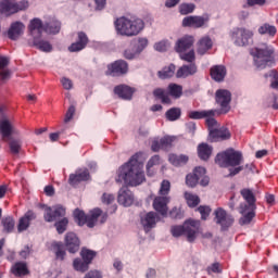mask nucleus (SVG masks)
I'll use <instances>...</instances> for the list:
<instances>
[{
    "label": "nucleus",
    "instance_id": "f704fd0d",
    "mask_svg": "<svg viewBox=\"0 0 278 278\" xmlns=\"http://www.w3.org/2000/svg\"><path fill=\"white\" fill-rule=\"evenodd\" d=\"M190 157L186 154H169L168 161L173 166H186Z\"/></svg>",
    "mask_w": 278,
    "mask_h": 278
},
{
    "label": "nucleus",
    "instance_id": "f03ea898",
    "mask_svg": "<svg viewBox=\"0 0 278 278\" xmlns=\"http://www.w3.org/2000/svg\"><path fill=\"white\" fill-rule=\"evenodd\" d=\"M115 29L119 36H138L144 29V22L141 18L119 17L115 21Z\"/></svg>",
    "mask_w": 278,
    "mask_h": 278
},
{
    "label": "nucleus",
    "instance_id": "6ab92c4d",
    "mask_svg": "<svg viewBox=\"0 0 278 278\" xmlns=\"http://www.w3.org/2000/svg\"><path fill=\"white\" fill-rule=\"evenodd\" d=\"M117 202L119 205H124V207H130V205H134V193L131 190L127 187H122L118 191Z\"/></svg>",
    "mask_w": 278,
    "mask_h": 278
},
{
    "label": "nucleus",
    "instance_id": "6e6d98bb",
    "mask_svg": "<svg viewBox=\"0 0 278 278\" xmlns=\"http://www.w3.org/2000/svg\"><path fill=\"white\" fill-rule=\"evenodd\" d=\"M194 8L195 7L193 3H182L179 7V12L180 14L186 16L187 14H192L194 12Z\"/></svg>",
    "mask_w": 278,
    "mask_h": 278
},
{
    "label": "nucleus",
    "instance_id": "680f3d73",
    "mask_svg": "<svg viewBox=\"0 0 278 278\" xmlns=\"http://www.w3.org/2000/svg\"><path fill=\"white\" fill-rule=\"evenodd\" d=\"M116 198L112 193H103L101 197V201L104 205H112V202L115 201Z\"/></svg>",
    "mask_w": 278,
    "mask_h": 278
},
{
    "label": "nucleus",
    "instance_id": "b1692460",
    "mask_svg": "<svg viewBox=\"0 0 278 278\" xmlns=\"http://www.w3.org/2000/svg\"><path fill=\"white\" fill-rule=\"evenodd\" d=\"M141 225L146 233H149L157 225V213L149 212L141 217Z\"/></svg>",
    "mask_w": 278,
    "mask_h": 278
},
{
    "label": "nucleus",
    "instance_id": "2f4dec72",
    "mask_svg": "<svg viewBox=\"0 0 278 278\" xmlns=\"http://www.w3.org/2000/svg\"><path fill=\"white\" fill-rule=\"evenodd\" d=\"M11 273L12 275H14V277H26V275H29V268L27 267V263L16 262L11 267Z\"/></svg>",
    "mask_w": 278,
    "mask_h": 278
},
{
    "label": "nucleus",
    "instance_id": "473e14b6",
    "mask_svg": "<svg viewBox=\"0 0 278 278\" xmlns=\"http://www.w3.org/2000/svg\"><path fill=\"white\" fill-rule=\"evenodd\" d=\"M256 208L240 207V214L243 216L239 219V225H251L253 217L255 216Z\"/></svg>",
    "mask_w": 278,
    "mask_h": 278
},
{
    "label": "nucleus",
    "instance_id": "a211bd4d",
    "mask_svg": "<svg viewBox=\"0 0 278 278\" xmlns=\"http://www.w3.org/2000/svg\"><path fill=\"white\" fill-rule=\"evenodd\" d=\"M77 36L78 39L68 47L70 53H78V51H84V49L88 47V42H90V39H88V35H86V33L79 31Z\"/></svg>",
    "mask_w": 278,
    "mask_h": 278
},
{
    "label": "nucleus",
    "instance_id": "bb28decb",
    "mask_svg": "<svg viewBox=\"0 0 278 278\" xmlns=\"http://www.w3.org/2000/svg\"><path fill=\"white\" fill-rule=\"evenodd\" d=\"M0 134L2 136V140H10L12 134H14V126L10 119H0Z\"/></svg>",
    "mask_w": 278,
    "mask_h": 278
},
{
    "label": "nucleus",
    "instance_id": "de8ad7c7",
    "mask_svg": "<svg viewBox=\"0 0 278 278\" xmlns=\"http://www.w3.org/2000/svg\"><path fill=\"white\" fill-rule=\"evenodd\" d=\"M165 117L172 123L175 121H179L181 118V109L180 108H172V109L167 110L165 113Z\"/></svg>",
    "mask_w": 278,
    "mask_h": 278
},
{
    "label": "nucleus",
    "instance_id": "6e6552de",
    "mask_svg": "<svg viewBox=\"0 0 278 278\" xmlns=\"http://www.w3.org/2000/svg\"><path fill=\"white\" fill-rule=\"evenodd\" d=\"M106 75L110 77H123L129 73V63L125 60H117L106 66Z\"/></svg>",
    "mask_w": 278,
    "mask_h": 278
},
{
    "label": "nucleus",
    "instance_id": "7c9ffc66",
    "mask_svg": "<svg viewBox=\"0 0 278 278\" xmlns=\"http://www.w3.org/2000/svg\"><path fill=\"white\" fill-rule=\"evenodd\" d=\"M214 47V42L212 41V38L210 36H204L198 41V53L199 55H205L210 49Z\"/></svg>",
    "mask_w": 278,
    "mask_h": 278
},
{
    "label": "nucleus",
    "instance_id": "dca6fc26",
    "mask_svg": "<svg viewBox=\"0 0 278 278\" xmlns=\"http://www.w3.org/2000/svg\"><path fill=\"white\" fill-rule=\"evenodd\" d=\"M90 179V172L85 168V169H78L75 172V174H71L68 177V184L73 188H76V186H79L81 181H89Z\"/></svg>",
    "mask_w": 278,
    "mask_h": 278
},
{
    "label": "nucleus",
    "instance_id": "bf43d9fd",
    "mask_svg": "<svg viewBox=\"0 0 278 278\" xmlns=\"http://www.w3.org/2000/svg\"><path fill=\"white\" fill-rule=\"evenodd\" d=\"M198 212L201 214L202 220H207V217L212 213V208L210 206H199Z\"/></svg>",
    "mask_w": 278,
    "mask_h": 278
},
{
    "label": "nucleus",
    "instance_id": "0e129e2a",
    "mask_svg": "<svg viewBox=\"0 0 278 278\" xmlns=\"http://www.w3.org/2000/svg\"><path fill=\"white\" fill-rule=\"evenodd\" d=\"M206 125H207L208 131L211 134L212 129H216V127H218V122L216 121V118H214V116H208V117H206Z\"/></svg>",
    "mask_w": 278,
    "mask_h": 278
},
{
    "label": "nucleus",
    "instance_id": "72a5a7b5",
    "mask_svg": "<svg viewBox=\"0 0 278 278\" xmlns=\"http://www.w3.org/2000/svg\"><path fill=\"white\" fill-rule=\"evenodd\" d=\"M28 29L33 36H36L37 33L40 38V36H42V31H45V24H42V20L34 18L30 21Z\"/></svg>",
    "mask_w": 278,
    "mask_h": 278
},
{
    "label": "nucleus",
    "instance_id": "37998d69",
    "mask_svg": "<svg viewBox=\"0 0 278 278\" xmlns=\"http://www.w3.org/2000/svg\"><path fill=\"white\" fill-rule=\"evenodd\" d=\"M74 220L79 227H84V225L88 227V215L79 208L74 211Z\"/></svg>",
    "mask_w": 278,
    "mask_h": 278
},
{
    "label": "nucleus",
    "instance_id": "3c124183",
    "mask_svg": "<svg viewBox=\"0 0 278 278\" xmlns=\"http://www.w3.org/2000/svg\"><path fill=\"white\" fill-rule=\"evenodd\" d=\"M161 149L163 151H168V149H170V147H173V142H175V137H170V136H165L163 138H161Z\"/></svg>",
    "mask_w": 278,
    "mask_h": 278
},
{
    "label": "nucleus",
    "instance_id": "c9c22d12",
    "mask_svg": "<svg viewBox=\"0 0 278 278\" xmlns=\"http://www.w3.org/2000/svg\"><path fill=\"white\" fill-rule=\"evenodd\" d=\"M61 29L62 23L56 20H51L50 22L43 24V31H46V34H60Z\"/></svg>",
    "mask_w": 278,
    "mask_h": 278
},
{
    "label": "nucleus",
    "instance_id": "5701e85b",
    "mask_svg": "<svg viewBox=\"0 0 278 278\" xmlns=\"http://www.w3.org/2000/svg\"><path fill=\"white\" fill-rule=\"evenodd\" d=\"M206 170L204 167H195L192 174H188L186 176V184L189 188H195L197 184H199L201 177L205 175Z\"/></svg>",
    "mask_w": 278,
    "mask_h": 278
},
{
    "label": "nucleus",
    "instance_id": "774afa93",
    "mask_svg": "<svg viewBox=\"0 0 278 278\" xmlns=\"http://www.w3.org/2000/svg\"><path fill=\"white\" fill-rule=\"evenodd\" d=\"M269 77H274V79H276L275 81H273L270 84L271 88H274V90H278V73L277 71L273 70L270 73H269Z\"/></svg>",
    "mask_w": 278,
    "mask_h": 278
},
{
    "label": "nucleus",
    "instance_id": "f3484780",
    "mask_svg": "<svg viewBox=\"0 0 278 278\" xmlns=\"http://www.w3.org/2000/svg\"><path fill=\"white\" fill-rule=\"evenodd\" d=\"M65 249L66 251H68V253H77V251H79V247L81 244V242L79 241V237H77V235L75 232H67L65 235Z\"/></svg>",
    "mask_w": 278,
    "mask_h": 278
},
{
    "label": "nucleus",
    "instance_id": "4468645a",
    "mask_svg": "<svg viewBox=\"0 0 278 278\" xmlns=\"http://www.w3.org/2000/svg\"><path fill=\"white\" fill-rule=\"evenodd\" d=\"M169 195H157L153 200V207L161 216H168Z\"/></svg>",
    "mask_w": 278,
    "mask_h": 278
},
{
    "label": "nucleus",
    "instance_id": "c03bdc74",
    "mask_svg": "<svg viewBox=\"0 0 278 278\" xmlns=\"http://www.w3.org/2000/svg\"><path fill=\"white\" fill-rule=\"evenodd\" d=\"M1 224L3 227L4 233H12V231H14V227L16 225V223L14 222V217H12V216L2 218Z\"/></svg>",
    "mask_w": 278,
    "mask_h": 278
},
{
    "label": "nucleus",
    "instance_id": "ddd939ff",
    "mask_svg": "<svg viewBox=\"0 0 278 278\" xmlns=\"http://www.w3.org/2000/svg\"><path fill=\"white\" fill-rule=\"evenodd\" d=\"M87 217L89 229H92L97 225V223H99V218L101 225L108 222V213H103V211L99 207L91 210Z\"/></svg>",
    "mask_w": 278,
    "mask_h": 278
},
{
    "label": "nucleus",
    "instance_id": "9b49d317",
    "mask_svg": "<svg viewBox=\"0 0 278 278\" xmlns=\"http://www.w3.org/2000/svg\"><path fill=\"white\" fill-rule=\"evenodd\" d=\"M215 220L217 225H220L222 231H227L233 225V216L227 214V211L223 207L215 211Z\"/></svg>",
    "mask_w": 278,
    "mask_h": 278
},
{
    "label": "nucleus",
    "instance_id": "39448f33",
    "mask_svg": "<svg viewBox=\"0 0 278 278\" xmlns=\"http://www.w3.org/2000/svg\"><path fill=\"white\" fill-rule=\"evenodd\" d=\"M199 231V220L189 219L184 225H175L170 227V233L174 238H181L187 236L188 242H194L197 240V233Z\"/></svg>",
    "mask_w": 278,
    "mask_h": 278
},
{
    "label": "nucleus",
    "instance_id": "69168bd1",
    "mask_svg": "<svg viewBox=\"0 0 278 278\" xmlns=\"http://www.w3.org/2000/svg\"><path fill=\"white\" fill-rule=\"evenodd\" d=\"M75 116V105H71L65 114L64 123H71Z\"/></svg>",
    "mask_w": 278,
    "mask_h": 278
},
{
    "label": "nucleus",
    "instance_id": "603ef678",
    "mask_svg": "<svg viewBox=\"0 0 278 278\" xmlns=\"http://www.w3.org/2000/svg\"><path fill=\"white\" fill-rule=\"evenodd\" d=\"M180 60H182L184 62H188L189 64H194L195 60H197V54L194 53V50H190L189 52H182L180 54Z\"/></svg>",
    "mask_w": 278,
    "mask_h": 278
},
{
    "label": "nucleus",
    "instance_id": "20e7f679",
    "mask_svg": "<svg viewBox=\"0 0 278 278\" xmlns=\"http://www.w3.org/2000/svg\"><path fill=\"white\" fill-rule=\"evenodd\" d=\"M182 94H184V87L175 83H172L167 86V92H166V89H163V88H156L153 90V97L157 101H161L163 105H170V103H173V100H170V97H173V99H181Z\"/></svg>",
    "mask_w": 278,
    "mask_h": 278
},
{
    "label": "nucleus",
    "instance_id": "e2e57ef3",
    "mask_svg": "<svg viewBox=\"0 0 278 278\" xmlns=\"http://www.w3.org/2000/svg\"><path fill=\"white\" fill-rule=\"evenodd\" d=\"M160 165V155H153L147 163V170H151L153 166Z\"/></svg>",
    "mask_w": 278,
    "mask_h": 278
},
{
    "label": "nucleus",
    "instance_id": "412c9836",
    "mask_svg": "<svg viewBox=\"0 0 278 278\" xmlns=\"http://www.w3.org/2000/svg\"><path fill=\"white\" fill-rule=\"evenodd\" d=\"M199 67L197 63H189L180 66L176 72L177 79H186V77H192V75H197Z\"/></svg>",
    "mask_w": 278,
    "mask_h": 278
},
{
    "label": "nucleus",
    "instance_id": "1a4fd4ad",
    "mask_svg": "<svg viewBox=\"0 0 278 278\" xmlns=\"http://www.w3.org/2000/svg\"><path fill=\"white\" fill-rule=\"evenodd\" d=\"M216 103L220 105V113L227 114L231 108L229 103H231V92L227 89H218L215 93Z\"/></svg>",
    "mask_w": 278,
    "mask_h": 278
},
{
    "label": "nucleus",
    "instance_id": "c756f323",
    "mask_svg": "<svg viewBox=\"0 0 278 278\" xmlns=\"http://www.w3.org/2000/svg\"><path fill=\"white\" fill-rule=\"evenodd\" d=\"M25 30V24L21 22H14L11 24L9 30H8V36L10 40H18V37L23 34Z\"/></svg>",
    "mask_w": 278,
    "mask_h": 278
},
{
    "label": "nucleus",
    "instance_id": "5fc2aeb1",
    "mask_svg": "<svg viewBox=\"0 0 278 278\" xmlns=\"http://www.w3.org/2000/svg\"><path fill=\"white\" fill-rule=\"evenodd\" d=\"M170 193V181L163 180L159 190L160 197H168Z\"/></svg>",
    "mask_w": 278,
    "mask_h": 278
},
{
    "label": "nucleus",
    "instance_id": "864d4df0",
    "mask_svg": "<svg viewBox=\"0 0 278 278\" xmlns=\"http://www.w3.org/2000/svg\"><path fill=\"white\" fill-rule=\"evenodd\" d=\"M54 227L58 233H64V231H66V228L68 227V218L63 217L54 224Z\"/></svg>",
    "mask_w": 278,
    "mask_h": 278
},
{
    "label": "nucleus",
    "instance_id": "aec40b11",
    "mask_svg": "<svg viewBox=\"0 0 278 278\" xmlns=\"http://www.w3.org/2000/svg\"><path fill=\"white\" fill-rule=\"evenodd\" d=\"M194 46V37L191 35H185L180 39L177 40L175 50L177 53H186L188 49H192Z\"/></svg>",
    "mask_w": 278,
    "mask_h": 278
},
{
    "label": "nucleus",
    "instance_id": "09e8293b",
    "mask_svg": "<svg viewBox=\"0 0 278 278\" xmlns=\"http://www.w3.org/2000/svg\"><path fill=\"white\" fill-rule=\"evenodd\" d=\"M185 199L189 207H197V205L201 203V199L199 198V195L192 194L190 192H185Z\"/></svg>",
    "mask_w": 278,
    "mask_h": 278
},
{
    "label": "nucleus",
    "instance_id": "c85d7f7f",
    "mask_svg": "<svg viewBox=\"0 0 278 278\" xmlns=\"http://www.w3.org/2000/svg\"><path fill=\"white\" fill-rule=\"evenodd\" d=\"M210 75L214 81H225V77H227V67H225L224 65L212 66Z\"/></svg>",
    "mask_w": 278,
    "mask_h": 278
},
{
    "label": "nucleus",
    "instance_id": "ea45409f",
    "mask_svg": "<svg viewBox=\"0 0 278 278\" xmlns=\"http://www.w3.org/2000/svg\"><path fill=\"white\" fill-rule=\"evenodd\" d=\"M212 147L207 143H201L198 147V155L200 160H203L204 162H207L210 160V156L212 155Z\"/></svg>",
    "mask_w": 278,
    "mask_h": 278
},
{
    "label": "nucleus",
    "instance_id": "052dcab7",
    "mask_svg": "<svg viewBox=\"0 0 278 278\" xmlns=\"http://www.w3.org/2000/svg\"><path fill=\"white\" fill-rule=\"evenodd\" d=\"M138 55H140V54L138 53V50H136V48L135 49H126L124 51V58L126 60H135V58H138Z\"/></svg>",
    "mask_w": 278,
    "mask_h": 278
},
{
    "label": "nucleus",
    "instance_id": "e433bc0d",
    "mask_svg": "<svg viewBox=\"0 0 278 278\" xmlns=\"http://www.w3.org/2000/svg\"><path fill=\"white\" fill-rule=\"evenodd\" d=\"M51 251L55 254L56 260H61V262L66 257V250H64V243L62 242L53 241Z\"/></svg>",
    "mask_w": 278,
    "mask_h": 278
},
{
    "label": "nucleus",
    "instance_id": "f8f14e48",
    "mask_svg": "<svg viewBox=\"0 0 278 278\" xmlns=\"http://www.w3.org/2000/svg\"><path fill=\"white\" fill-rule=\"evenodd\" d=\"M210 22V17L189 15L184 17L182 27H192L193 29H201V27H205V24Z\"/></svg>",
    "mask_w": 278,
    "mask_h": 278
},
{
    "label": "nucleus",
    "instance_id": "58836bf2",
    "mask_svg": "<svg viewBox=\"0 0 278 278\" xmlns=\"http://www.w3.org/2000/svg\"><path fill=\"white\" fill-rule=\"evenodd\" d=\"M216 111L208 110V111H191L189 112L188 116L192 121H201V118H207L208 116H215Z\"/></svg>",
    "mask_w": 278,
    "mask_h": 278
},
{
    "label": "nucleus",
    "instance_id": "a19ab883",
    "mask_svg": "<svg viewBox=\"0 0 278 278\" xmlns=\"http://www.w3.org/2000/svg\"><path fill=\"white\" fill-rule=\"evenodd\" d=\"M258 34H261V36L267 35L270 38H275V36L277 35V27H275V25L265 23L258 27Z\"/></svg>",
    "mask_w": 278,
    "mask_h": 278
},
{
    "label": "nucleus",
    "instance_id": "7ed1b4c3",
    "mask_svg": "<svg viewBox=\"0 0 278 278\" xmlns=\"http://www.w3.org/2000/svg\"><path fill=\"white\" fill-rule=\"evenodd\" d=\"M251 55L255 58V66L261 71L275 64V49L266 43H263L261 48L252 50Z\"/></svg>",
    "mask_w": 278,
    "mask_h": 278
},
{
    "label": "nucleus",
    "instance_id": "f257e3e1",
    "mask_svg": "<svg viewBox=\"0 0 278 278\" xmlns=\"http://www.w3.org/2000/svg\"><path fill=\"white\" fill-rule=\"evenodd\" d=\"M141 153L134 154L127 163L122 165L117 172V178L115 181L117 184H126V186H140L147 181L144 177V170L142 161H140Z\"/></svg>",
    "mask_w": 278,
    "mask_h": 278
},
{
    "label": "nucleus",
    "instance_id": "423d86ee",
    "mask_svg": "<svg viewBox=\"0 0 278 278\" xmlns=\"http://www.w3.org/2000/svg\"><path fill=\"white\" fill-rule=\"evenodd\" d=\"M242 152L228 149L216 155L215 164H218L220 168H229V166H240V164H242Z\"/></svg>",
    "mask_w": 278,
    "mask_h": 278
},
{
    "label": "nucleus",
    "instance_id": "4c0bfd02",
    "mask_svg": "<svg viewBox=\"0 0 278 278\" xmlns=\"http://www.w3.org/2000/svg\"><path fill=\"white\" fill-rule=\"evenodd\" d=\"M33 45L36 49H39V51H43L45 53H51V51H53V46L47 40L34 37Z\"/></svg>",
    "mask_w": 278,
    "mask_h": 278
},
{
    "label": "nucleus",
    "instance_id": "4d7b16f0",
    "mask_svg": "<svg viewBox=\"0 0 278 278\" xmlns=\"http://www.w3.org/2000/svg\"><path fill=\"white\" fill-rule=\"evenodd\" d=\"M169 218H173L174 220H181V218H184V211H181V207H173L169 211Z\"/></svg>",
    "mask_w": 278,
    "mask_h": 278
},
{
    "label": "nucleus",
    "instance_id": "393cba45",
    "mask_svg": "<svg viewBox=\"0 0 278 278\" xmlns=\"http://www.w3.org/2000/svg\"><path fill=\"white\" fill-rule=\"evenodd\" d=\"M241 197L247 203H241L240 207H244L245 210H257V206L255 205V194L251 189H242Z\"/></svg>",
    "mask_w": 278,
    "mask_h": 278
},
{
    "label": "nucleus",
    "instance_id": "13d9d810",
    "mask_svg": "<svg viewBox=\"0 0 278 278\" xmlns=\"http://www.w3.org/2000/svg\"><path fill=\"white\" fill-rule=\"evenodd\" d=\"M147 47H149V39L148 38H139L138 43L135 49H136L137 53L140 54L144 51V49H147Z\"/></svg>",
    "mask_w": 278,
    "mask_h": 278
},
{
    "label": "nucleus",
    "instance_id": "a878e982",
    "mask_svg": "<svg viewBox=\"0 0 278 278\" xmlns=\"http://www.w3.org/2000/svg\"><path fill=\"white\" fill-rule=\"evenodd\" d=\"M114 92L119 97V99H124L125 101H131L134 97V92L136 90L127 85H118L114 88Z\"/></svg>",
    "mask_w": 278,
    "mask_h": 278
},
{
    "label": "nucleus",
    "instance_id": "4be33fe9",
    "mask_svg": "<svg viewBox=\"0 0 278 278\" xmlns=\"http://www.w3.org/2000/svg\"><path fill=\"white\" fill-rule=\"evenodd\" d=\"M37 215L33 210L27 211L23 217L20 218L17 224L18 233H23V231H27L29 229V225L31 220H36Z\"/></svg>",
    "mask_w": 278,
    "mask_h": 278
},
{
    "label": "nucleus",
    "instance_id": "a18cd8bd",
    "mask_svg": "<svg viewBox=\"0 0 278 278\" xmlns=\"http://www.w3.org/2000/svg\"><path fill=\"white\" fill-rule=\"evenodd\" d=\"M80 257L84 262H86L88 265L92 264V260L97 257V252L83 248L80 251Z\"/></svg>",
    "mask_w": 278,
    "mask_h": 278
},
{
    "label": "nucleus",
    "instance_id": "49530a36",
    "mask_svg": "<svg viewBox=\"0 0 278 278\" xmlns=\"http://www.w3.org/2000/svg\"><path fill=\"white\" fill-rule=\"evenodd\" d=\"M73 268L77 273H86L90 268V265L86 261H83V258L77 257L73 261Z\"/></svg>",
    "mask_w": 278,
    "mask_h": 278
},
{
    "label": "nucleus",
    "instance_id": "0eeeda50",
    "mask_svg": "<svg viewBox=\"0 0 278 278\" xmlns=\"http://www.w3.org/2000/svg\"><path fill=\"white\" fill-rule=\"evenodd\" d=\"M253 30L244 27H237L230 34L236 47H249V45L253 43Z\"/></svg>",
    "mask_w": 278,
    "mask_h": 278
},
{
    "label": "nucleus",
    "instance_id": "79ce46f5",
    "mask_svg": "<svg viewBox=\"0 0 278 278\" xmlns=\"http://www.w3.org/2000/svg\"><path fill=\"white\" fill-rule=\"evenodd\" d=\"M175 64L163 67L161 71L157 72L159 79H170V77L175 75Z\"/></svg>",
    "mask_w": 278,
    "mask_h": 278
},
{
    "label": "nucleus",
    "instance_id": "2eb2a0df",
    "mask_svg": "<svg viewBox=\"0 0 278 278\" xmlns=\"http://www.w3.org/2000/svg\"><path fill=\"white\" fill-rule=\"evenodd\" d=\"M66 216V208L64 206H54V208L47 207L43 218L46 223H53L59 218H64Z\"/></svg>",
    "mask_w": 278,
    "mask_h": 278
},
{
    "label": "nucleus",
    "instance_id": "9d476101",
    "mask_svg": "<svg viewBox=\"0 0 278 278\" xmlns=\"http://www.w3.org/2000/svg\"><path fill=\"white\" fill-rule=\"evenodd\" d=\"M27 8H29V2L25 0L18 3L4 0L0 3V12L9 14H16V12H20V10H27Z\"/></svg>",
    "mask_w": 278,
    "mask_h": 278
},
{
    "label": "nucleus",
    "instance_id": "cd10ccee",
    "mask_svg": "<svg viewBox=\"0 0 278 278\" xmlns=\"http://www.w3.org/2000/svg\"><path fill=\"white\" fill-rule=\"evenodd\" d=\"M210 138L214 140V142H218V140H229L231 138V132L226 127L211 129Z\"/></svg>",
    "mask_w": 278,
    "mask_h": 278
},
{
    "label": "nucleus",
    "instance_id": "8fccbe9b",
    "mask_svg": "<svg viewBox=\"0 0 278 278\" xmlns=\"http://www.w3.org/2000/svg\"><path fill=\"white\" fill-rule=\"evenodd\" d=\"M9 149H10L12 155H18L21 153V149H22L21 139H12L9 142Z\"/></svg>",
    "mask_w": 278,
    "mask_h": 278
},
{
    "label": "nucleus",
    "instance_id": "338daca9",
    "mask_svg": "<svg viewBox=\"0 0 278 278\" xmlns=\"http://www.w3.org/2000/svg\"><path fill=\"white\" fill-rule=\"evenodd\" d=\"M155 51L164 52L168 49V42L166 41H160L154 45Z\"/></svg>",
    "mask_w": 278,
    "mask_h": 278
}]
</instances>
